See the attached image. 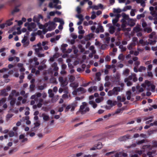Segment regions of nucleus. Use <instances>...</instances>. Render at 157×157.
Wrapping results in <instances>:
<instances>
[{
	"label": "nucleus",
	"mask_w": 157,
	"mask_h": 157,
	"mask_svg": "<svg viewBox=\"0 0 157 157\" xmlns=\"http://www.w3.org/2000/svg\"><path fill=\"white\" fill-rule=\"evenodd\" d=\"M121 89L120 87H115L113 89L110 90L108 93V95L109 96H111L113 95H117L118 92L120 91Z\"/></svg>",
	"instance_id": "f257e3e1"
},
{
	"label": "nucleus",
	"mask_w": 157,
	"mask_h": 157,
	"mask_svg": "<svg viewBox=\"0 0 157 157\" xmlns=\"http://www.w3.org/2000/svg\"><path fill=\"white\" fill-rule=\"evenodd\" d=\"M11 89V87L10 86H7L6 89H3L1 90V94L4 97L7 96L8 95V94L7 93V92L10 91Z\"/></svg>",
	"instance_id": "f03ea898"
},
{
	"label": "nucleus",
	"mask_w": 157,
	"mask_h": 157,
	"mask_svg": "<svg viewBox=\"0 0 157 157\" xmlns=\"http://www.w3.org/2000/svg\"><path fill=\"white\" fill-rule=\"evenodd\" d=\"M59 80L61 84V86L62 87H65L67 84L66 79H64L62 76L59 77Z\"/></svg>",
	"instance_id": "7ed1b4c3"
},
{
	"label": "nucleus",
	"mask_w": 157,
	"mask_h": 157,
	"mask_svg": "<svg viewBox=\"0 0 157 157\" xmlns=\"http://www.w3.org/2000/svg\"><path fill=\"white\" fill-rule=\"evenodd\" d=\"M120 16H121L120 14H117L116 15L115 18L112 20V23L113 25L117 23Z\"/></svg>",
	"instance_id": "20e7f679"
},
{
	"label": "nucleus",
	"mask_w": 157,
	"mask_h": 157,
	"mask_svg": "<svg viewBox=\"0 0 157 157\" xmlns=\"http://www.w3.org/2000/svg\"><path fill=\"white\" fill-rule=\"evenodd\" d=\"M94 34L90 33L85 36V40L86 41L90 40L93 38H94Z\"/></svg>",
	"instance_id": "39448f33"
},
{
	"label": "nucleus",
	"mask_w": 157,
	"mask_h": 157,
	"mask_svg": "<svg viewBox=\"0 0 157 157\" xmlns=\"http://www.w3.org/2000/svg\"><path fill=\"white\" fill-rule=\"evenodd\" d=\"M136 45V43L131 42L129 44L127 47L129 50H132V49L133 47H135Z\"/></svg>",
	"instance_id": "423d86ee"
},
{
	"label": "nucleus",
	"mask_w": 157,
	"mask_h": 157,
	"mask_svg": "<svg viewBox=\"0 0 157 157\" xmlns=\"http://www.w3.org/2000/svg\"><path fill=\"white\" fill-rule=\"evenodd\" d=\"M129 136L128 135L123 136L120 137L119 138V140L120 141H123L126 140L127 139L129 138Z\"/></svg>",
	"instance_id": "0eeeda50"
},
{
	"label": "nucleus",
	"mask_w": 157,
	"mask_h": 157,
	"mask_svg": "<svg viewBox=\"0 0 157 157\" xmlns=\"http://www.w3.org/2000/svg\"><path fill=\"white\" fill-rule=\"evenodd\" d=\"M109 32L111 34H113L114 33L116 29V28L113 25H111L110 26Z\"/></svg>",
	"instance_id": "6e6552de"
},
{
	"label": "nucleus",
	"mask_w": 157,
	"mask_h": 157,
	"mask_svg": "<svg viewBox=\"0 0 157 157\" xmlns=\"http://www.w3.org/2000/svg\"><path fill=\"white\" fill-rule=\"evenodd\" d=\"M127 25H129L131 27H132L135 25V23L133 22L132 19H130L127 23Z\"/></svg>",
	"instance_id": "1a4fd4ad"
},
{
	"label": "nucleus",
	"mask_w": 157,
	"mask_h": 157,
	"mask_svg": "<svg viewBox=\"0 0 157 157\" xmlns=\"http://www.w3.org/2000/svg\"><path fill=\"white\" fill-rule=\"evenodd\" d=\"M121 30V29L120 28H118L116 30V32L115 33V36H117L118 38H119L120 37V31Z\"/></svg>",
	"instance_id": "9d476101"
},
{
	"label": "nucleus",
	"mask_w": 157,
	"mask_h": 157,
	"mask_svg": "<svg viewBox=\"0 0 157 157\" xmlns=\"http://www.w3.org/2000/svg\"><path fill=\"white\" fill-rule=\"evenodd\" d=\"M57 64L56 62H54L52 65V67H53V70L55 71H57L59 69L58 67L57 66Z\"/></svg>",
	"instance_id": "9b49d317"
},
{
	"label": "nucleus",
	"mask_w": 157,
	"mask_h": 157,
	"mask_svg": "<svg viewBox=\"0 0 157 157\" xmlns=\"http://www.w3.org/2000/svg\"><path fill=\"white\" fill-rule=\"evenodd\" d=\"M82 105H81L80 106L79 111L82 113V111L84 110L85 107L87 105V104L85 102H83L82 103Z\"/></svg>",
	"instance_id": "f8f14e48"
},
{
	"label": "nucleus",
	"mask_w": 157,
	"mask_h": 157,
	"mask_svg": "<svg viewBox=\"0 0 157 157\" xmlns=\"http://www.w3.org/2000/svg\"><path fill=\"white\" fill-rule=\"evenodd\" d=\"M67 46L68 45L67 44H63L62 45L61 49L63 53L66 52V48Z\"/></svg>",
	"instance_id": "ddd939ff"
},
{
	"label": "nucleus",
	"mask_w": 157,
	"mask_h": 157,
	"mask_svg": "<svg viewBox=\"0 0 157 157\" xmlns=\"http://www.w3.org/2000/svg\"><path fill=\"white\" fill-rule=\"evenodd\" d=\"M77 91L78 92H81L82 94H83L86 93V90L84 88L82 87H80L77 88Z\"/></svg>",
	"instance_id": "4468645a"
},
{
	"label": "nucleus",
	"mask_w": 157,
	"mask_h": 157,
	"mask_svg": "<svg viewBox=\"0 0 157 157\" xmlns=\"http://www.w3.org/2000/svg\"><path fill=\"white\" fill-rule=\"evenodd\" d=\"M77 102H76L75 103H72L71 105V111H73L74 110L75 108L77 106Z\"/></svg>",
	"instance_id": "2eb2a0df"
},
{
	"label": "nucleus",
	"mask_w": 157,
	"mask_h": 157,
	"mask_svg": "<svg viewBox=\"0 0 157 157\" xmlns=\"http://www.w3.org/2000/svg\"><path fill=\"white\" fill-rule=\"evenodd\" d=\"M96 147L97 149H100L102 147V143L101 142H98L97 144H95L94 146Z\"/></svg>",
	"instance_id": "dca6fc26"
},
{
	"label": "nucleus",
	"mask_w": 157,
	"mask_h": 157,
	"mask_svg": "<svg viewBox=\"0 0 157 157\" xmlns=\"http://www.w3.org/2000/svg\"><path fill=\"white\" fill-rule=\"evenodd\" d=\"M122 16L124 19L127 20V21L130 19L129 18V16L126 15L125 13H123L122 14Z\"/></svg>",
	"instance_id": "f3484780"
},
{
	"label": "nucleus",
	"mask_w": 157,
	"mask_h": 157,
	"mask_svg": "<svg viewBox=\"0 0 157 157\" xmlns=\"http://www.w3.org/2000/svg\"><path fill=\"white\" fill-rule=\"evenodd\" d=\"M19 6H16L14 8V10L12 11L11 13L13 15L15 13L19 11L20 10L18 8Z\"/></svg>",
	"instance_id": "a211bd4d"
},
{
	"label": "nucleus",
	"mask_w": 157,
	"mask_h": 157,
	"mask_svg": "<svg viewBox=\"0 0 157 157\" xmlns=\"http://www.w3.org/2000/svg\"><path fill=\"white\" fill-rule=\"evenodd\" d=\"M99 31H100L101 32H104V29L102 26H99V27L98 29H96V33H98Z\"/></svg>",
	"instance_id": "6ab92c4d"
},
{
	"label": "nucleus",
	"mask_w": 157,
	"mask_h": 157,
	"mask_svg": "<svg viewBox=\"0 0 157 157\" xmlns=\"http://www.w3.org/2000/svg\"><path fill=\"white\" fill-rule=\"evenodd\" d=\"M33 21L34 22H36L37 24L39 23L40 20L37 16H35L33 18Z\"/></svg>",
	"instance_id": "aec40b11"
},
{
	"label": "nucleus",
	"mask_w": 157,
	"mask_h": 157,
	"mask_svg": "<svg viewBox=\"0 0 157 157\" xmlns=\"http://www.w3.org/2000/svg\"><path fill=\"white\" fill-rule=\"evenodd\" d=\"M70 86L74 88H76L78 86V84L75 82H72L70 84Z\"/></svg>",
	"instance_id": "412c9836"
},
{
	"label": "nucleus",
	"mask_w": 157,
	"mask_h": 157,
	"mask_svg": "<svg viewBox=\"0 0 157 157\" xmlns=\"http://www.w3.org/2000/svg\"><path fill=\"white\" fill-rule=\"evenodd\" d=\"M131 92L130 91H127L126 92V94L127 95V99L128 100H130L131 98Z\"/></svg>",
	"instance_id": "4be33fe9"
},
{
	"label": "nucleus",
	"mask_w": 157,
	"mask_h": 157,
	"mask_svg": "<svg viewBox=\"0 0 157 157\" xmlns=\"http://www.w3.org/2000/svg\"><path fill=\"white\" fill-rule=\"evenodd\" d=\"M145 17V14L144 13H141L140 14H138L136 16V18L138 20L140 19L141 18H143Z\"/></svg>",
	"instance_id": "5701e85b"
},
{
	"label": "nucleus",
	"mask_w": 157,
	"mask_h": 157,
	"mask_svg": "<svg viewBox=\"0 0 157 157\" xmlns=\"http://www.w3.org/2000/svg\"><path fill=\"white\" fill-rule=\"evenodd\" d=\"M119 48L121 49V52H125L127 49L125 47H124L122 45H120L119 46Z\"/></svg>",
	"instance_id": "b1692460"
},
{
	"label": "nucleus",
	"mask_w": 157,
	"mask_h": 157,
	"mask_svg": "<svg viewBox=\"0 0 157 157\" xmlns=\"http://www.w3.org/2000/svg\"><path fill=\"white\" fill-rule=\"evenodd\" d=\"M66 105L65 104H63L62 105V107H59V108L58 110V112H61L63 111V108L65 107L66 106Z\"/></svg>",
	"instance_id": "393cba45"
},
{
	"label": "nucleus",
	"mask_w": 157,
	"mask_h": 157,
	"mask_svg": "<svg viewBox=\"0 0 157 157\" xmlns=\"http://www.w3.org/2000/svg\"><path fill=\"white\" fill-rule=\"evenodd\" d=\"M129 70L128 69H126L124 71L123 74L124 75L127 76L129 75Z\"/></svg>",
	"instance_id": "a878e982"
},
{
	"label": "nucleus",
	"mask_w": 157,
	"mask_h": 157,
	"mask_svg": "<svg viewBox=\"0 0 157 157\" xmlns=\"http://www.w3.org/2000/svg\"><path fill=\"white\" fill-rule=\"evenodd\" d=\"M38 59L36 57H34L33 59H29V62L30 63H32L33 61L35 62L37 61Z\"/></svg>",
	"instance_id": "bb28decb"
},
{
	"label": "nucleus",
	"mask_w": 157,
	"mask_h": 157,
	"mask_svg": "<svg viewBox=\"0 0 157 157\" xmlns=\"http://www.w3.org/2000/svg\"><path fill=\"white\" fill-rule=\"evenodd\" d=\"M11 94L13 95L14 96L15 95L16 96H18L19 95V93L18 92H16V91L15 90H12Z\"/></svg>",
	"instance_id": "cd10ccee"
},
{
	"label": "nucleus",
	"mask_w": 157,
	"mask_h": 157,
	"mask_svg": "<svg viewBox=\"0 0 157 157\" xmlns=\"http://www.w3.org/2000/svg\"><path fill=\"white\" fill-rule=\"evenodd\" d=\"M133 30L135 32L137 33L140 31V28L139 26H136L133 28Z\"/></svg>",
	"instance_id": "c85d7f7f"
},
{
	"label": "nucleus",
	"mask_w": 157,
	"mask_h": 157,
	"mask_svg": "<svg viewBox=\"0 0 157 157\" xmlns=\"http://www.w3.org/2000/svg\"><path fill=\"white\" fill-rule=\"evenodd\" d=\"M133 76L132 75H129L128 77L125 78L124 79V82H126L128 80L130 81L133 79Z\"/></svg>",
	"instance_id": "c756f323"
},
{
	"label": "nucleus",
	"mask_w": 157,
	"mask_h": 157,
	"mask_svg": "<svg viewBox=\"0 0 157 157\" xmlns=\"http://www.w3.org/2000/svg\"><path fill=\"white\" fill-rule=\"evenodd\" d=\"M146 68L145 67L140 66L138 69L139 72H142L143 71H144L146 70Z\"/></svg>",
	"instance_id": "7c9ffc66"
},
{
	"label": "nucleus",
	"mask_w": 157,
	"mask_h": 157,
	"mask_svg": "<svg viewBox=\"0 0 157 157\" xmlns=\"http://www.w3.org/2000/svg\"><path fill=\"white\" fill-rule=\"evenodd\" d=\"M121 10L119 8H113V12L114 13H120L121 12Z\"/></svg>",
	"instance_id": "2f4dec72"
},
{
	"label": "nucleus",
	"mask_w": 157,
	"mask_h": 157,
	"mask_svg": "<svg viewBox=\"0 0 157 157\" xmlns=\"http://www.w3.org/2000/svg\"><path fill=\"white\" fill-rule=\"evenodd\" d=\"M55 28L56 26L49 25L48 27V31H51L54 29Z\"/></svg>",
	"instance_id": "473e14b6"
},
{
	"label": "nucleus",
	"mask_w": 157,
	"mask_h": 157,
	"mask_svg": "<svg viewBox=\"0 0 157 157\" xmlns=\"http://www.w3.org/2000/svg\"><path fill=\"white\" fill-rule=\"evenodd\" d=\"M28 38L27 36H25L23 39L21 40V42L23 44H25L26 41L27 40Z\"/></svg>",
	"instance_id": "72a5a7b5"
},
{
	"label": "nucleus",
	"mask_w": 157,
	"mask_h": 157,
	"mask_svg": "<svg viewBox=\"0 0 157 157\" xmlns=\"http://www.w3.org/2000/svg\"><path fill=\"white\" fill-rule=\"evenodd\" d=\"M145 83L146 84V86L148 87H149L151 85V82L147 80H146L145 81Z\"/></svg>",
	"instance_id": "f704fd0d"
},
{
	"label": "nucleus",
	"mask_w": 157,
	"mask_h": 157,
	"mask_svg": "<svg viewBox=\"0 0 157 157\" xmlns=\"http://www.w3.org/2000/svg\"><path fill=\"white\" fill-rule=\"evenodd\" d=\"M157 131V130H149L148 131V134L151 135Z\"/></svg>",
	"instance_id": "c9c22d12"
},
{
	"label": "nucleus",
	"mask_w": 157,
	"mask_h": 157,
	"mask_svg": "<svg viewBox=\"0 0 157 157\" xmlns=\"http://www.w3.org/2000/svg\"><path fill=\"white\" fill-rule=\"evenodd\" d=\"M89 108L88 107H86V108L84 110L82 111V113L81 114H84L85 113H86V112L89 111Z\"/></svg>",
	"instance_id": "e433bc0d"
},
{
	"label": "nucleus",
	"mask_w": 157,
	"mask_h": 157,
	"mask_svg": "<svg viewBox=\"0 0 157 157\" xmlns=\"http://www.w3.org/2000/svg\"><path fill=\"white\" fill-rule=\"evenodd\" d=\"M103 100V98L101 97L100 98H98L96 99L95 101L97 103H99Z\"/></svg>",
	"instance_id": "4c0bfd02"
},
{
	"label": "nucleus",
	"mask_w": 157,
	"mask_h": 157,
	"mask_svg": "<svg viewBox=\"0 0 157 157\" xmlns=\"http://www.w3.org/2000/svg\"><path fill=\"white\" fill-rule=\"evenodd\" d=\"M6 101V98H3L0 100V106L5 102Z\"/></svg>",
	"instance_id": "58836bf2"
},
{
	"label": "nucleus",
	"mask_w": 157,
	"mask_h": 157,
	"mask_svg": "<svg viewBox=\"0 0 157 157\" xmlns=\"http://www.w3.org/2000/svg\"><path fill=\"white\" fill-rule=\"evenodd\" d=\"M76 17H77L78 18H79L80 20L81 21H83L84 20V19L83 17V16L81 14L77 15L76 16Z\"/></svg>",
	"instance_id": "ea45409f"
},
{
	"label": "nucleus",
	"mask_w": 157,
	"mask_h": 157,
	"mask_svg": "<svg viewBox=\"0 0 157 157\" xmlns=\"http://www.w3.org/2000/svg\"><path fill=\"white\" fill-rule=\"evenodd\" d=\"M48 93H49V97L51 98H52L54 96V94L52 93V90L51 89H49L48 90Z\"/></svg>",
	"instance_id": "a19ab883"
},
{
	"label": "nucleus",
	"mask_w": 157,
	"mask_h": 157,
	"mask_svg": "<svg viewBox=\"0 0 157 157\" xmlns=\"http://www.w3.org/2000/svg\"><path fill=\"white\" fill-rule=\"evenodd\" d=\"M31 28L33 29H34L36 27V25L34 23L31 22L29 24Z\"/></svg>",
	"instance_id": "79ce46f5"
},
{
	"label": "nucleus",
	"mask_w": 157,
	"mask_h": 157,
	"mask_svg": "<svg viewBox=\"0 0 157 157\" xmlns=\"http://www.w3.org/2000/svg\"><path fill=\"white\" fill-rule=\"evenodd\" d=\"M126 83V84L127 86H129L132 85V83L130 81L128 80L127 81L125 82Z\"/></svg>",
	"instance_id": "37998d69"
},
{
	"label": "nucleus",
	"mask_w": 157,
	"mask_h": 157,
	"mask_svg": "<svg viewBox=\"0 0 157 157\" xmlns=\"http://www.w3.org/2000/svg\"><path fill=\"white\" fill-rule=\"evenodd\" d=\"M145 140L144 139H143L141 140L138 141L136 142V144L138 145L140 144L145 142Z\"/></svg>",
	"instance_id": "c03bdc74"
},
{
	"label": "nucleus",
	"mask_w": 157,
	"mask_h": 157,
	"mask_svg": "<svg viewBox=\"0 0 157 157\" xmlns=\"http://www.w3.org/2000/svg\"><path fill=\"white\" fill-rule=\"evenodd\" d=\"M90 8H92L93 9L97 10L99 9V7L98 6H89Z\"/></svg>",
	"instance_id": "a18cd8bd"
},
{
	"label": "nucleus",
	"mask_w": 157,
	"mask_h": 157,
	"mask_svg": "<svg viewBox=\"0 0 157 157\" xmlns=\"http://www.w3.org/2000/svg\"><path fill=\"white\" fill-rule=\"evenodd\" d=\"M75 79L74 76L72 75H71L69 78V79L71 82H73L75 80Z\"/></svg>",
	"instance_id": "49530a36"
},
{
	"label": "nucleus",
	"mask_w": 157,
	"mask_h": 157,
	"mask_svg": "<svg viewBox=\"0 0 157 157\" xmlns=\"http://www.w3.org/2000/svg\"><path fill=\"white\" fill-rule=\"evenodd\" d=\"M9 135L10 137H12L14 136V133L13 131H11L9 132Z\"/></svg>",
	"instance_id": "de8ad7c7"
},
{
	"label": "nucleus",
	"mask_w": 157,
	"mask_h": 157,
	"mask_svg": "<svg viewBox=\"0 0 157 157\" xmlns=\"http://www.w3.org/2000/svg\"><path fill=\"white\" fill-rule=\"evenodd\" d=\"M17 151V149L16 148H15L12 149L9 151V154H11L14 151Z\"/></svg>",
	"instance_id": "09e8293b"
},
{
	"label": "nucleus",
	"mask_w": 157,
	"mask_h": 157,
	"mask_svg": "<svg viewBox=\"0 0 157 157\" xmlns=\"http://www.w3.org/2000/svg\"><path fill=\"white\" fill-rule=\"evenodd\" d=\"M96 15L95 14V13L93 11L92 12V14L91 16V18L92 19H94L96 17Z\"/></svg>",
	"instance_id": "8fccbe9b"
},
{
	"label": "nucleus",
	"mask_w": 157,
	"mask_h": 157,
	"mask_svg": "<svg viewBox=\"0 0 157 157\" xmlns=\"http://www.w3.org/2000/svg\"><path fill=\"white\" fill-rule=\"evenodd\" d=\"M48 23L49 25H52L53 26H56V24L54 22L49 21Z\"/></svg>",
	"instance_id": "3c124183"
},
{
	"label": "nucleus",
	"mask_w": 157,
	"mask_h": 157,
	"mask_svg": "<svg viewBox=\"0 0 157 157\" xmlns=\"http://www.w3.org/2000/svg\"><path fill=\"white\" fill-rule=\"evenodd\" d=\"M150 147V145H145L143 146L142 148L143 149H145L146 148L149 149V148Z\"/></svg>",
	"instance_id": "603ef678"
},
{
	"label": "nucleus",
	"mask_w": 157,
	"mask_h": 157,
	"mask_svg": "<svg viewBox=\"0 0 157 157\" xmlns=\"http://www.w3.org/2000/svg\"><path fill=\"white\" fill-rule=\"evenodd\" d=\"M46 85L39 86H38V89L40 90H43L44 89Z\"/></svg>",
	"instance_id": "864d4df0"
},
{
	"label": "nucleus",
	"mask_w": 157,
	"mask_h": 157,
	"mask_svg": "<svg viewBox=\"0 0 157 157\" xmlns=\"http://www.w3.org/2000/svg\"><path fill=\"white\" fill-rule=\"evenodd\" d=\"M49 119V116L48 115H44L43 116V119L45 121H47Z\"/></svg>",
	"instance_id": "5fc2aeb1"
},
{
	"label": "nucleus",
	"mask_w": 157,
	"mask_h": 157,
	"mask_svg": "<svg viewBox=\"0 0 157 157\" xmlns=\"http://www.w3.org/2000/svg\"><path fill=\"white\" fill-rule=\"evenodd\" d=\"M6 25H7V26H10L13 24V22L10 21L8 20L6 21Z\"/></svg>",
	"instance_id": "6e6d98bb"
},
{
	"label": "nucleus",
	"mask_w": 157,
	"mask_h": 157,
	"mask_svg": "<svg viewBox=\"0 0 157 157\" xmlns=\"http://www.w3.org/2000/svg\"><path fill=\"white\" fill-rule=\"evenodd\" d=\"M16 99H14L11 100L10 101V104L12 106L15 103Z\"/></svg>",
	"instance_id": "4d7b16f0"
},
{
	"label": "nucleus",
	"mask_w": 157,
	"mask_h": 157,
	"mask_svg": "<svg viewBox=\"0 0 157 157\" xmlns=\"http://www.w3.org/2000/svg\"><path fill=\"white\" fill-rule=\"evenodd\" d=\"M150 86L151 88V91L152 92H154L155 91V86L154 85H151Z\"/></svg>",
	"instance_id": "13d9d810"
},
{
	"label": "nucleus",
	"mask_w": 157,
	"mask_h": 157,
	"mask_svg": "<svg viewBox=\"0 0 157 157\" xmlns=\"http://www.w3.org/2000/svg\"><path fill=\"white\" fill-rule=\"evenodd\" d=\"M156 41L155 40H149V42L150 44L154 45L156 43Z\"/></svg>",
	"instance_id": "bf43d9fd"
},
{
	"label": "nucleus",
	"mask_w": 157,
	"mask_h": 157,
	"mask_svg": "<svg viewBox=\"0 0 157 157\" xmlns=\"http://www.w3.org/2000/svg\"><path fill=\"white\" fill-rule=\"evenodd\" d=\"M152 144L153 145V146L154 147H157V141L155 140H153L152 141Z\"/></svg>",
	"instance_id": "052dcab7"
},
{
	"label": "nucleus",
	"mask_w": 157,
	"mask_h": 157,
	"mask_svg": "<svg viewBox=\"0 0 157 157\" xmlns=\"http://www.w3.org/2000/svg\"><path fill=\"white\" fill-rule=\"evenodd\" d=\"M144 41L143 39H140V40L139 42H138L137 44H140L143 46H144Z\"/></svg>",
	"instance_id": "680f3d73"
},
{
	"label": "nucleus",
	"mask_w": 157,
	"mask_h": 157,
	"mask_svg": "<svg viewBox=\"0 0 157 157\" xmlns=\"http://www.w3.org/2000/svg\"><path fill=\"white\" fill-rule=\"evenodd\" d=\"M8 68H3L2 69L0 70V73H3L4 71H8Z\"/></svg>",
	"instance_id": "e2e57ef3"
},
{
	"label": "nucleus",
	"mask_w": 157,
	"mask_h": 157,
	"mask_svg": "<svg viewBox=\"0 0 157 157\" xmlns=\"http://www.w3.org/2000/svg\"><path fill=\"white\" fill-rule=\"evenodd\" d=\"M35 87V85L34 84H31L30 86V88L32 90H33Z\"/></svg>",
	"instance_id": "0e129e2a"
},
{
	"label": "nucleus",
	"mask_w": 157,
	"mask_h": 157,
	"mask_svg": "<svg viewBox=\"0 0 157 157\" xmlns=\"http://www.w3.org/2000/svg\"><path fill=\"white\" fill-rule=\"evenodd\" d=\"M71 108V105H67L66 108L65 110V112H67L68 111V110Z\"/></svg>",
	"instance_id": "69168bd1"
},
{
	"label": "nucleus",
	"mask_w": 157,
	"mask_h": 157,
	"mask_svg": "<svg viewBox=\"0 0 157 157\" xmlns=\"http://www.w3.org/2000/svg\"><path fill=\"white\" fill-rule=\"evenodd\" d=\"M113 103V101L110 100H108L107 101V104L110 105L111 106V107H112V105Z\"/></svg>",
	"instance_id": "338daca9"
},
{
	"label": "nucleus",
	"mask_w": 157,
	"mask_h": 157,
	"mask_svg": "<svg viewBox=\"0 0 157 157\" xmlns=\"http://www.w3.org/2000/svg\"><path fill=\"white\" fill-rule=\"evenodd\" d=\"M124 56L122 54H120L118 57V58L119 59L121 60L123 59Z\"/></svg>",
	"instance_id": "774afa93"
}]
</instances>
